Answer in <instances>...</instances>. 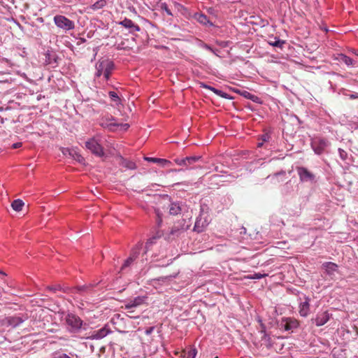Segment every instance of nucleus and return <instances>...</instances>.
<instances>
[{
  "label": "nucleus",
  "mask_w": 358,
  "mask_h": 358,
  "mask_svg": "<svg viewBox=\"0 0 358 358\" xmlns=\"http://www.w3.org/2000/svg\"><path fill=\"white\" fill-rule=\"evenodd\" d=\"M0 273H1V274H2V275H6V273H3V271H0Z\"/></svg>",
  "instance_id": "09e8293b"
},
{
  "label": "nucleus",
  "mask_w": 358,
  "mask_h": 358,
  "mask_svg": "<svg viewBox=\"0 0 358 358\" xmlns=\"http://www.w3.org/2000/svg\"><path fill=\"white\" fill-rule=\"evenodd\" d=\"M262 142L258 143V147H262L264 142H266L269 140L270 136L268 134H264L261 137Z\"/></svg>",
  "instance_id": "c756f323"
},
{
  "label": "nucleus",
  "mask_w": 358,
  "mask_h": 358,
  "mask_svg": "<svg viewBox=\"0 0 358 358\" xmlns=\"http://www.w3.org/2000/svg\"><path fill=\"white\" fill-rule=\"evenodd\" d=\"M336 59L341 62L344 63L347 66H352L353 65V60L350 57H348L347 55L344 54H339L338 55V57H336Z\"/></svg>",
  "instance_id": "a211bd4d"
},
{
  "label": "nucleus",
  "mask_w": 358,
  "mask_h": 358,
  "mask_svg": "<svg viewBox=\"0 0 358 358\" xmlns=\"http://www.w3.org/2000/svg\"><path fill=\"white\" fill-rule=\"evenodd\" d=\"M179 230H180V229H179L178 227H174L172 229V230H171V233L172 234H173L176 231H179Z\"/></svg>",
  "instance_id": "a18cd8bd"
},
{
  "label": "nucleus",
  "mask_w": 358,
  "mask_h": 358,
  "mask_svg": "<svg viewBox=\"0 0 358 358\" xmlns=\"http://www.w3.org/2000/svg\"><path fill=\"white\" fill-rule=\"evenodd\" d=\"M241 95L248 99H250L251 98H252L253 94L246 90H243V92H241Z\"/></svg>",
  "instance_id": "2f4dec72"
},
{
  "label": "nucleus",
  "mask_w": 358,
  "mask_h": 358,
  "mask_svg": "<svg viewBox=\"0 0 358 358\" xmlns=\"http://www.w3.org/2000/svg\"><path fill=\"white\" fill-rule=\"evenodd\" d=\"M22 143L21 142L15 143L12 145V148L17 149L22 146Z\"/></svg>",
  "instance_id": "ea45409f"
},
{
  "label": "nucleus",
  "mask_w": 358,
  "mask_h": 358,
  "mask_svg": "<svg viewBox=\"0 0 358 358\" xmlns=\"http://www.w3.org/2000/svg\"><path fill=\"white\" fill-rule=\"evenodd\" d=\"M299 326V322L296 320L287 318L285 320V323L283 325L285 330L289 331L293 329L297 328Z\"/></svg>",
  "instance_id": "2eb2a0df"
},
{
  "label": "nucleus",
  "mask_w": 358,
  "mask_h": 358,
  "mask_svg": "<svg viewBox=\"0 0 358 358\" xmlns=\"http://www.w3.org/2000/svg\"><path fill=\"white\" fill-rule=\"evenodd\" d=\"M116 127H120L121 129L126 131L129 127V124H127V123L126 124H119V126H116Z\"/></svg>",
  "instance_id": "e433bc0d"
},
{
  "label": "nucleus",
  "mask_w": 358,
  "mask_h": 358,
  "mask_svg": "<svg viewBox=\"0 0 358 358\" xmlns=\"http://www.w3.org/2000/svg\"><path fill=\"white\" fill-rule=\"evenodd\" d=\"M142 243H138L131 250L130 256L124 261V264L121 267V270H124L127 267L129 266L137 258L138 255L140 253V251L142 248Z\"/></svg>",
  "instance_id": "20e7f679"
},
{
  "label": "nucleus",
  "mask_w": 358,
  "mask_h": 358,
  "mask_svg": "<svg viewBox=\"0 0 358 358\" xmlns=\"http://www.w3.org/2000/svg\"><path fill=\"white\" fill-rule=\"evenodd\" d=\"M322 267L329 275H334L338 270V265L334 262H328L322 264Z\"/></svg>",
  "instance_id": "9b49d317"
},
{
  "label": "nucleus",
  "mask_w": 358,
  "mask_h": 358,
  "mask_svg": "<svg viewBox=\"0 0 358 358\" xmlns=\"http://www.w3.org/2000/svg\"><path fill=\"white\" fill-rule=\"evenodd\" d=\"M110 332V331L104 327L97 331H94L90 336V338L92 339H101L106 337Z\"/></svg>",
  "instance_id": "f8f14e48"
},
{
  "label": "nucleus",
  "mask_w": 358,
  "mask_h": 358,
  "mask_svg": "<svg viewBox=\"0 0 358 358\" xmlns=\"http://www.w3.org/2000/svg\"><path fill=\"white\" fill-rule=\"evenodd\" d=\"M159 7L162 10H164L169 15H172V13L168 8V6L166 3H161Z\"/></svg>",
  "instance_id": "c85d7f7f"
},
{
  "label": "nucleus",
  "mask_w": 358,
  "mask_h": 358,
  "mask_svg": "<svg viewBox=\"0 0 358 358\" xmlns=\"http://www.w3.org/2000/svg\"><path fill=\"white\" fill-rule=\"evenodd\" d=\"M196 355V350L195 348H187L181 352L182 358H195Z\"/></svg>",
  "instance_id": "6ab92c4d"
},
{
  "label": "nucleus",
  "mask_w": 358,
  "mask_h": 358,
  "mask_svg": "<svg viewBox=\"0 0 358 358\" xmlns=\"http://www.w3.org/2000/svg\"><path fill=\"white\" fill-rule=\"evenodd\" d=\"M146 297L145 296H137L132 300L127 301L124 305L126 310H131L136 307H138L145 303Z\"/></svg>",
  "instance_id": "0eeeda50"
},
{
  "label": "nucleus",
  "mask_w": 358,
  "mask_h": 358,
  "mask_svg": "<svg viewBox=\"0 0 358 358\" xmlns=\"http://www.w3.org/2000/svg\"><path fill=\"white\" fill-rule=\"evenodd\" d=\"M175 162L180 166H186L185 158H183V159L177 158L175 159Z\"/></svg>",
  "instance_id": "473e14b6"
},
{
  "label": "nucleus",
  "mask_w": 358,
  "mask_h": 358,
  "mask_svg": "<svg viewBox=\"0 0 358 358\" xmlns=\"http://www.w3.org/2000/svg\"><path fill=\"white\" fill-rule=\"evenodd\" d=\"M101 66L104 68L103 77L106 80H108L110 78L111 72L114 68V64L113 62L106 59L101 62Z\"/></svg>",
  "instance_id": "6e6552de"
},
{
  "label": "nucleus",
  "mask_w": 358,
  "mask_h": 358,
  "mask_svg": "<svg viewBox=\"0 0 358 358\" xmlns=\"http://www.w3.org/2000/svg\"><path fill=\"white\" fill-rule=\"evenodd\" d=\"M23 322V320L17 316L8 317L6 319V322L8 326L16 327Z\"/></svg>",
  "instance_id": "dca6fc26"
},
{
  "label": "nucleus",
  "mask_w": 358,
  "mask_h": 358,
  "mask_svg": "<svg viewBox=\"0 0 358 358\" xmlns=\"http://www.w3.org/2000/svg\"><path fill=\"white\" fill-rule=\"evenodd\" d=\"M134 312V311L133 310V309L127 310V313L129 314V317H131V318H138L139 317L138 315L135 316V315H132Z\"/></svg>",
  "instance_id": "4c0bfd02"
},
{
  "label": "nucleus",
  "mask_w": 358,
  "mask_h": 358,
  "mask_svg": "<svg viewBox=\"0 0 358 358\" xmlns=\"http://www.w3.org/2000/svg\"><path fill=\"white\" fill-rule=\"evenodd\" d=\"M96 77H100L101 75H103V72H104V68H102V66H101V62H99L96 66Z\"/></svg>",
  "instance_id": "bb28decb"
},
{
  "label": "nucleus",
  "mask_w": 358,
  "mask_h": 358,
  "mask_svg": "<svg viewBox=\"0 0 358 358\" xmlns=\"http://www.w3.org/2000/svg\"><path fill=\"white\" fill-rule=\"evenodd\" d=\"M156 213H157V217H158V220H157V223H158V225H160L161 222H162V220L159 215V210H156Z\"/></svg>",
  "instance_id": "79ce46f5"
},
{
  "label": "nucleus",
  "mask_w": 358,
  "mask_h": 358,
  "mask_svg": "<svg viewBox=\"0 0 358 358\" xmlns=\"http://www.w3.org/2000/svg\"><path fill=\"white\" fill-rule=\"evenodd\" d=\"M85 147L97 157H102L104 155L103 147L94 137L90 138L85 142Z\"/></svg>",
  "instance_id": "f257e3e1"
},
{
  "label": "nucleus",
  "mask_w": 358,
  "mask_h": 358,
  "mask_svg": "<svg viewBox=\"0 0 358 358\" xmlns=\"http://www.w3.org/2000/svg\"><path fill=\"white\" fill-rule=\"evenodd\" d=\"M338 152H339L340 157L343 160L346 159V158L348 157V153L344 150H343L341 148H339L338 149Z\"/></svg>",
  "instance_id": "7c9ffc66"
},
{
  "label": "nucleus",
  "mask_w": 358,
  "mask_h": 358,
  "mask_svg": "<svg viewBox=\"0 0 358 358\" xmlns=\"http://www.w3.org/2000/svg\"><path fill=\"white\" fill-rule=\"evenodd\" d=\"M250 100H252L254 102L258 103L259 98L258 96H257L256 95L253 94L252 98H251Z\"/></svg>",
  "instance_id": "a19ab883"
},
{
  "label": "nucleus",
  "mask_w": 358,
  "mask_h": 358,
  "mask_svg": "<svg viewBox=\"0 0 358 358\" xmlns=\"http://www.w3.org/2000/svg\"><path fill=\"white\" fill-rule=\"evenodd\" d=\"M170 277L169 276H163V277H160L157 279V280H162L163 282H165L166 280H168L169 279Z\"/></svg>",
  "instance_id": "37998d69"
},
{
  "label": "nucleus",
  "mask_w": 358,
  "mask_h": 358,
  "mask_svg": "<svg viewBox=\"0 0 358 358\" xmlns=\"http://www.w3.org/2000/svg\"><path fill=\"white\" fill-rule=\"evenodd\" d=\"M200 159H201V157H197V156L187 157H185L186 166L193 164L196 163V162L199 161Z\"/></svg>",
  "instance_id": "5701e85b"
},
{
  "label": "nucleus",
  "mask_w": 358,
  "mask_h": 358,
  "mask_svg": "<svg viewBox=\"0 0 358 358\" xmlns=\"http://www.w3.org/2000/svg\"><path fill=\"white\" fill-rule=\"evenodd\" d=\"M169 214L173 215H176L179 213H180L181 208L180 206L177 203H171L169 206Z\"/></svg>",
  "instance_id": "4be33fe9"
},
{
  "label": "nucleus",
  "mask_w": 358,
  "mask_h": 358,
  "mask_svg": "<svg viewBox=\"0 0 358 358\" xmlns=\"http://www.w3.org/2000/svg\"><path fill=\"white\" fill-rule=\"evenodd\" d=\"M100 125L103 128L108 129L110 131H115L116 126H119V124L115 122V120L113 117H103L100 120Z\"/></svg>",
  "instance_id": "423d86ee"
},
{
  "label": "nucleus",
  "mask_w": 358,
  "mask_h": 358,
  "mask_svg": "<svg viewBox=\"0 0 358 358\" xmlns=\"http://www.w3.org/2000/svg\"><path fill=\"white\" fill-rule=\"evenodd\" d=\"M110 98L113 101L117 102V103H120V98L117 95V94L115 92H109L108 93Z\"/></svg>",
  "instance_id": "cd10ccee"
},
{
  "label": "nucleus",
  "mask_w": 358,
  "mask_h": 358,
  "mask_svg": "<svg viewBox=\"0 0 358 358\" xmlns=\"http://www.w3.org/2000/svg\"><path fill=\"white\" fill-rule=\"evenodd\" d=\"M154 329H155V328H154V327H150L148 328V329L145 330V334H146V335H150V334H152V332L154 331Z\"/></svg>",
  "instance_id": "58836bf2"
},
{
  "label": "nucleus",
  "mask_w": 358,
  "mask_h": 358,
  "mask_svg": "<svg viewBox=\"0 0 358 358\" xmlns=\"http://www.w3.org/2000/svg\"><path fill=\"white\" fill-rule=\"evenodd\" d=\"M266 274H261V273H255L249 277L250 279H260L264 276H266Z\"/></svg>",
  "instance_id": "72a5a7b5"
},
{
  "label": "nucleus",
  "mask_w": 358,
  "mask_h": 358,
  "mask_svg": "<svg viewBox=\"0 0 358 358\" xmlns=\"http://www.w3.org/2000/svg\"><path fill=\"white\" fill-rule=\"evenodd\" d=\"M298 173L299 175L300 179L303 181L313 180L314 179V176L312 173H310L306 168L300 167L298 169Z\"/></svg>",
  "instance_id": "9d476101"
},
{
  "label": "nucleus",
  "mask_w": 358,
  "mask_h": 358,
  "mask_svg": "<svg viewBox=\"0 0 358 358\" xmlns=\"http://www.w3.org/2000/svg\"><path fill=\"white\" fill-rule=\"evenodd\" d=\"M73 157L75 159H76L79 162H82L84 161V158L81 156V155L78 154L76 152H75V156L73 155Z\"/></svg>",
  "instance_id": "c9c22d12"
},
{
  "label": "nucleus",
  "mask_w": 358,
  "mask_h": 358,
  "mask_svg": "<svg viewBox=\"0 0 358 358\" xmlns=\"http://www.w3.org/2000/svg\"><path fill=\"white\" fill-rule=\"evenodd\" d=\"M79 289H80V290H85V287H80V288H79Z\"/></svg>",
  "instance_id": "de8ad7c7"
},
{
  "label": "nucleus",
  "mask_w": 358,
  "mask_h": 358,
  "mask_svg": "<svg viewBox=\"0 0 358 358\" xmlns=\"http://www.w3.org/2000/svg\"><path fill=\"white\" fill-rule=\"evenodd\" d=\"M174 5H175V6H176L178 10H180V9H185V8H184L182 5H180V4H179V3H174Z\"/></svg>",
  "instance_id": "c03bdc74"
},
{
  "label": "nucleus",
  "mask_w": 358,
  "mask_h": 358,
  "mask_svg": "<svg viewBox=\"0 0 358 358\" xmlns=\"http://www.w3.org/2000/svg\"><path fill=\"white\" fill-rule=\"evenodd\" d=\"M357 334H358V331H357Z\"/></svg>",
  "instance_id": "603ef678"
},
{
  "label": "nucleus",
  "mask_w": 358,
  "mask_h": 358,
  "mask_svg": "<svg viewBox=\"0 0 358 358\" xmlns=\"http://www.w3.org/2000/svg\"><path fill=\"white\" fill-rule=\"evenodd\" d=\"M200 86L202 88H205V89H208L209 90H211L215 94H216L217 95L220 96L221 97L227 98V94L226 93H224L222 91L219 90L213 87L209 86V85H206L205 83H200Z\"/></svg>",
  "instance_id": "f3484780"
},
{
  "label": "nucleus",
  "mask_w": 358,
  "mask_h": 358,
  "mask_svg": "<svg viewBox=\"0 0 358 358\" xmlns=\"http://www.w3.org/2000/svg\"><path fill=\"white\" fill-rule=\"evenodd\" d=\"M24 202L21 199H15L12 203V208L15 211H20L24 206Z\"/></svg>",
  "instance_id": "412c9836"
},
{
  "label": "nucleus",
  "mask_w": 358,
  "mask_h": 358,
  "mask_svg": "<svg viewBox=\"0 0 358 358\" xmlns=\"http://www.w3.org/2000/svg\"><path fill=\"white\" fill-rule=\"evenodd\" d=\"M65 321L72 332L78 331L83 325L82 320L78 316L72 313H69L66 316Z\"/></svg>",
  "instance_id": "7ed1b4c3"
},
{
  "label": "nucleus",
  "mask_w": 358,
  "mask_h": 358,
  "mask_svg": "<svg viewBox=\"0 0 358 358\" xmlns=\"http://www.w3.org/2000/svg\"><path fill=\"white\" fill-rule=\"evenodd\" d=\"M120 24L126 28L130 29L131 32L138 31L140 28L138 25L136 24L132 20L125 18Z\"/></svg>",
  "instance_id": "ddd939ff"
},
{
  "label": "nucleus",
  "mask_w": 358,
  "mask_h": 358,
  "mask_svg": "<svg viewBox=\"0 0 358 358\" xmlns=\"http://www.w3.org/2000/svg\"><path fill=\"white\" fill-rule=\"evenodd\" d=\"M310 311V304L308 299H306L304 302H302L299 305V314L302 317H306Z\"/></svg>",
  "instance_id": "4468645a"
},
{
  "label": "nucleus",
  "mask_w": 358,
  "mask_h": 358,
  "mask_svg": "<svg viewBox=\"0 0 358 358\" xmlns=\"http://www.w3.org/2000/svg\"><path fill=\"white\" fill-rule=\"evenodd\" d=\"M330 316L328 311L319 313L317 314L314 321L317 327H321L325 324L329 320Z\"/></svg>",
  "instance_id": "1a4fd4ad"
},
{
  "label": "nucleus",
  "mask_w": 358,
  "mask_h": 358,
  "mask_svg": "<svg viewBox=\"0 0 358 358\" xmlns=\"http://www.w3.org/2000/svg\"><path fill=\"white\" fill-rule=\"evenodd\" d=\"M145 160H147L148 162H152L154 163H158V164H161L162 166H166L171 164V162L167 159H165L145 157Z\"/></svg>",
  "instance_id": "aec40b11"
},
{
  "label": "nucleus",
  "mask_w": 358,
  "mask_h": 358,
  "mask_svg": "<svg viewBox=\"0 0 358 358\" xmlns=\"http://www.w3.org/2000/svg\"><path fill=\"white\" fill-rule=\"evenodd\" d=\"M106 4V1L105 0H99L92 4L91 8L95 10L104 7Z\"/></svg>",
  "instance_id": "b1692460"
},
{
  "label": "nucleus",
  "mask_w": 358,
  "mask_h": 358,
  "mask_svg": "<svg viewBox=\"0 0 358 358\" xmlns=\"http://www.w3.org/2000/svg\"><path fill=\"white\" fill-rule=\"evenodd\" d=\"M54 22L59 28L65 31L73 29L75 27L74 22L64 15H55L54 17Z\"/></svg>",
  "instance_id": "f03ea898"
},
{
  "label": "nucleus",
  "mask_w": 358,
  "mask_h": 358,
  "mask_svg": "<svg viewBox=\"0 0 358 358\" xmlns=\"http://www.w3.org/2000/svg\"><path fill=\"white\" fill-rule=\"evenodd\" d=\"M58 358H71L69 355L66 354H62L59 356Z\"/></svg>",
  "instance_id": "49530a36"
},
{
  "label": "nucleus",
  "mask_w": 358,
  "mask_h": 358,
  "mask_svg": "<svg viewBox=\"0 0 358 358\" xmlns=\"http://www.w3.org/2000/svg\"><path fill=\"white\" fill-rule=\"evenodd\" d=\"M327 145V141L322 138L315 139L312 143V147L315 152L317 155L322 154Z\"/></svg>",
  "instance_id": "39448f33"
},
{
  "label": "nucleus",
  "mask_w": 358,
  "mask_h": 358,
  "mask_svg": "<svg viewBox=\"0 0 358 358\" xmlns=\"http://www.w3.org/2000/svg\"><path fill=\"white\" fill-rule=\"evenodd\" d=\"M355 55H358V51H354L353 52Z\"/></svg>",
  "instance_id": "8fccbe9b"
},
{
  "label": "nucleus",
  "mask_w": 358,
  "mask_h": 358,
  "mask_svg": "<svg viewBox=\"0 0 358 358\" xmlns=\"http://www.w3.org/2000/svg\"><path fill=\"white\" fill-rule=\"evenodd\" d=\"M196 19L200 23L203 24H206L208 22L207 17L203 14L196 15Z\"/></svg>",
  "instance_id": "a878e982"
},
{
  "label": "nucleus",
  "mask_w": 358,
  "mask_h": 358,
  "mask_svg": "<svg viewBox=\"0 0 358 358\" xmlns=\"http://www.w3.org/2000/svg\"><path fill=\"white\" fill-rule=\"evenodd\" d=\"M156 239V237H152V238H150L145 243V248L146 250L148 249V248L150 247V245H151L152 243H155V241Z\"/></svg>",
  "instance_id": "f704fd0d"
},
{
  "label": "nucleus",
  "mask_w": 358,
  "mask_h": 358,
  "mask_svg": "<svg viewBox=\"0 0 358 358\" xmlns=\"http://www.w3.org/2000/svg\"><path fill=\"white\" fill-rule=\"evenodd\" d=\"M268 43L274 47H279L282 48V45L285 44V41L282 40H280L278 38H275L273 41H269Z\"/></svg>",
  "instance_id": "393cba45"
},
{
  "label": "nucleus",
  "mask_w": 358,
  "mask_h": 358,
  "mask_svg": "<svg viewBox=\"0 0 358 358\" xmlns=\"http://www.w3.org/2000/svg\"><path fill=\"white\" fill-rule=\"evenodd\" d=\"M188 227H187L186 228H184V227H182V229H187Z\"/></svg>",
  "instance_id": "3c124183"
}]
</instances>
